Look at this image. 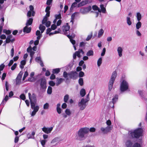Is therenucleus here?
<instances>
[{
  "instance_id": "nucleus-20",
  "label": "nucleus",
  "mask_w": 147,
  "mask_h": 147,
  "mask_svg": "<svg viewBox=\"0 0 147 147\" xmlns=\"http://www.w3.org/2000/svg\"><path fill=\"white\" fill-rule=\"evenodd\" d=\"M104 33V31L102 29H100L98 31V37L100 38L101 37L103 34Z\"/></svg>"
},
{
  "instance_id": "nucleus-39",
  "label": "nucleus",
  "mask_w": 147,
  "mask_h": 147,
  "mask_svg": "<svg viewBox=\"0 0 147 147\" xmlns=\"http://www.w3.org/2000/svg\"><path fill=\"white\" fill-rule=\"evenodd\" d=\"M59 138H55L52 140L51 142V143L52 144H54L56 142H59Z\"/></svg>"
},
{
  "instance_id": "nucleus-36",
  "label": "nucleus",
  "mask_w": 147,
  "mask_h": 147,
  "mask_svg": "<svg viewBox=\"0 0 147 147\" xmlns=\"http://www.w3.org/2000/svg\"><path fill=\"white\" fill-rule=\"evenodd\" d=\"M67 36L68 37V38L70 39V40L71 42L72 43L73 45H74L75 43V41L74 40L71 39V36L67 35Z\"/></svg>"
},
{
  "instance_id": "nucleus-46",
  "label": "nucleus",
  "mask_w": 147,
  "mask_h": 147,
  "mask_svg": "<svg viewBox=\"0 0 147 147\" xmlns=\"http://www.w3.org/2000/svg\"><path fill=\"white\" fill-rule=\"evenodd\" d=\"M49 104L47 103H46L43 106V109H47L49 108Z\"/></svg>"
},
{
  "instance_id": "nucleus-31",
  "label": "nucleus",
  "mask_w": 147,
  "mask_h": 147,
  "mask_svg": "<svg viewBox=\"0 0 147 147\" xmlns=\"http://www.w3.org/2000/svg\"><path fill=\"white\" fill-rule=\"evenodd\" d=\"M142 23L140 21L138 22L136 24V29H139L141 27Z\"/></svg>"
},
{
  "instance_id": "nucleus-49",
  "label": "nucleus",
  "mask_w": 147,
  "mask_h": 147,
  "mask_svg": "<svg viewBox=\"0 0 147 147\" xmlns=\"http://www.w3.org/2000/svg\"><path fill=\"white\" fill-rule=\"evenodd\" d=\"M5 87L6 91H8L9 90V84L7 81L5 82Z\"/></svg>"
},
{
  "instance_id": "nucleus-24",
  "label": "nucleus",
  "mask_w": 147,
  "mask_h": 147,
  "mask_svg": "<svg viewBox=\"0 0 147 147\" xmlns=\"http://www.w3.org/2000/svg\"><path fill=\"white\" fill-rule=\"evenodd\" d=\"M80 94L82 97L84 96L86 94V90L85 89L82 88L80 92Z\"/></svg>"
},
{
  "instance_id": "nucleus-32",
  "label": "nucleus",
  "mask_w": 147,
  "mask_h": 147,
  "mask_svg": "<svg viewBox=\"0 0 147 147\" xmlns=\"http://www.w3.org/2000/svg\"><path fill=\"white\" fill-rule=\"evenodd\" d=\"M114 82L109 81V91H111L112 89L113 85V84Z\"/></svg>"
},
{
  "instance_id": "nucleus-57",
  "label": "nucleus",
  "mask_w": 147,
  "mask_h": 147,
  "mask_svg": "<svg viewBox=\"0 0 147 147\" xmlns=\"http://www.w3.org/2000/svg\"><path fill=\"white\" fill-rule=\"evenodd\" d=\"M84 73L82 71H80L79 73V76L80 77H82L84 76Z\"/></svg>"
},
{
  "instance_id": "nucleus-15",
  "label": "nucleus",
  "mask_w": 147,
  "mask_h": 147,
  "mask_svg": "<svg viewBox=\"0 0 147 147\" xmlns=\"http://www.w3.org/2000/svg\"><path fill=\"white\" fill-rule=\"evenodd\" d=\"M118 96L117 95H115L114 97L112 99V102H110V105L111 104H113V107H114L113 105L115 103L116 101H117L118 100Z\"/></svg>"
},
{
  "instance_id": "nucleus-6",
  "label": "nucleus",
  "mask_w": 147,
  "mask_h": 147,
  "mask_svg": "<svg viewBox=\"0 0 147 147\" xmlns=\"http://www.w3.org/2000/svg\"><path fill=\"white\" fill-rule=\"evenodd\" d=\"M128 88V83L125 80H123L120 86V90L121 92H124Z\"/></svg>"
},
{
  "instance_id": "nucleus-60",
  "label": "nucleus",
  "mask_w": 147,
  "mask_h": 147,
  "mask_svg": "<svg viewBox=\"0 0 147 147\" xmlns=\"http://www.w3.org/2000/svg\"><path fill=\"white\" fill-rule=\"evenodd\" d=\"M96 131V129L94 127H91L89 129V131L91 132H94Z\"/></svg>"
},
{
  "instance_id": "nucleus-41",
  "label": "nucleus",
  "mask_w": 147,
  "mask_h": 147,
  "mask_svg": "<svg viewBox=\"0 0 147 147\" xmlns=\"http://www.w3.org/2000/svg\"><path fill=\"white\" fill-rule=\"evenodd\" d=\"M22 74L23 73L21 72H20L18 74L16 79L21 80Z\"/></svg>"
},
{
  "instance_id": "nucleus-22",
  "label": "nucleus",
  "mask_w": 147,
  "mask_h": 147,
  "mask_svg": "<svg viewBox=\"0 0 147 147\" xmlns=\"http://www.w3.org/2000/svg\"><path fill=\"white\" fill-rule=\"evenodd\" d=\"M46 29L45 27L42 24H40L39 27V29L41 30V33H42Z\"/></svg>"
},
{
  "instance_id": "nucleus-10",
  "label": "nucleus",
  "mask_w": 147,
  "mask_h": 147,
  "mask_svg": "<svg viewBox=\"0 0 147 147\" xmlns=\"http://www.w3.org/2000/svg\"><path fill=\"white\" fill-rule=\"evenodd\" d=\"M111 129V127L110 126H107L105 128L102 127L100 129L101 131L104 134H107L110 131Z\"/></svg>"
},
{
  "instance_id": "nucleus-23",
  "label": "nucleus",
  "mask_w": 147,
  "mask_h": 147,
  "mask_svg": "<svg viewBox=\"0 0 147 147\" xmlns=\"http://www.w3.org/2000/svg\"><path fill=\"white\" fill-rule=\"evenodd\" d=\"M79 13L78 12H75L74 13H73L71 16V22H72V24H73L74 21V19L75 18V17L76 16V14H78Z\"/></svg>"
},
{
  "instance_id": "nucleus-25",
  "label": "nucleus",
  "mask_w": 147,
  "mask_h": 147,
  "mask_svg": "<svg viewBox=\"0 0 147 147\" xmlns=\"http://www.w3.org/2000/svg\"><path fill=\"white\" fill-rule=\"evenodd\" d=\"M9 99L7 95H6L5 96L4 98L1 103V104L4 105L6 101L8 100Z\"/></svg>"
},
{
  "instance_id": "nucleus-48",
  "label": "nucleus",
  "mask_w": 147,
  "mask_h": 147,
  "mask_svg": "<svg viewBox=\"0 0 147 147\" xmlns=\"http://www.w3.org/2000/svg\"><path fill=\"white\" fill-rule=\"evenodd\" d=\"M55 17L56 19H60L61 18V14L59 13V14H56L55 15Z\"/></svg>"
},
{
  "instance_id": "nucleus-58",
  "label": "nucleus",
  "mask_w": 147,
  "mask_h": 147,
  "mask_svg": "<svg viewBox=\"0 0 147 147\" xmlns=\"http://www.w3.org/2000/svg\"><path fill=\"white\" fill-rule=\"evenodd\" d=\"M45 24V25L47 27H48L50 26L51 24V22L49 21H48L46 22Z\"/></svg>"
},
{
  "instance_id": "nucleus-43",
  "label": "nucleus",
  "mask_w": 147,
  "mask_h": 147,
  "mask_svg": "<svg viewBox=\"0 0 147 147\" xmlns=\"http://www.w3.org/2000/svg\"><path fill=\"white\" fill-rule=\"evenodd\" d=\"M139 29H136L135 30L136 33V35L139 37H140L141 36V34L140 32L139 31Z\"/></svg>"
},
{
  "instance_id": "nucleus-45",
  "label": "nucleus",
  "mask_w": 147,
  "mask_h": 147,
  "mask_svg": "<svg viewBox=\"0 0 147 147\" xmlns=\"http://www.w3.org/2000/svg\"><path fill=\"white\" fill-rule=\"evenodd\" d=\"M69 98V96L67 94L64 97V101L65 102H67L68 99Z\"/></svg>"
},
{
  "instance_id": "nucleus-51",
  "label": "nucleus",
  "mask_w": 147,
  "mask_h": 147,
  "mask_svg": "<svg viewBox=\"0 0 147 147\" xmlns=\"http://www.w3.org/2000/svg\"><path fill=\"white\" fill-rule=\"evenodd\" d=\"M48 20L47 17L45 16V17L44 18L42 22V24H45V23Z\"/></svg>"
},
{
  "instance_id": "nucleus-21",
  "label": "nucleus",
  "mask_w": 147,
  "mask_h": 147,
  "mask_svg": "<svg viewBox=\"0 0 147 147\" xmlns=\"http://www.w3.org/2000/svg\"><path fill=\"white\" fill-rule=\"evenodd\" d=\"M26 61L25 60L22 61L20 62V67L21 69H23L24 68V66L26 64Z\"/></svg>"
},
{
  "instance_id": "nucleus-61",
  "label": "nucleus",
  "mask_w": 147,
  "mask_h": 147,
  "mask_svg": "<svg viewBox=\"0 0 147 147\" xmlns=\"http://www.w3.org/2000/svg\"><path fill=\"white\" fill-rule=\"evenodd\" d=\"M41 60V58L40 57H37L35 59V61L37 62H39Z\"/></svg>"
},
{
  "instance_id": "nucleus-28",
  "label": "nucleus",
  "mask_w": 147,
  "mask_h": 147,
  "mask_svg": "<svg viewBox=\"0 0 147 147\" xmlns=\"http://www.w3.org/2000/svg\"><path fill=\"white\" fill-rule=\"evenodd\" d=\"M104 5L103 4H101L100 5V7L101 8V11L102 13H105L106 12V10L105 8L104 7Z\"/></svg>"
},
{
  "instance_id": "nucleus-9",
  "label": "nucleus",
  "mask_w": 147,
  "mask_h": 147,
  "mask_svg": "<svg viewBox=\"0 0 147 147\" xmlns=\"http://www.w3.org/2000/svg\"><path fill=\"white\" fill-rule=\"evenodd\" d=\"M29 8L30 10H29L27 13V16L28 17H30L31 16H34L35 12L34 11V8L33 6L32 5H30L29 6Z\"/></svg>"
},
{
  "instance_id": "nucleus-17",
  "label": "nucleus",
  "mask_w": 147,
  "mask_h": 147,
  "mask_svg": "<svg viewBox=\"0 0 147 147\" xmlns=\"http://www.w3.org/2000/svg\"><path fill=\"white\" fill-rule=\"evenodd\" d=\"M117 51L119 57L122 56V53L123 51V49L121 47H119L117 49Z\"/></svg>"
},
{
  "instance_id": "nucleus-59",
  "label": "nucleus",
  "mask_w": 147,
  "mask_h": 147,
  "mask_svg": "<svg viewBox=\"0 0 147 147\" xmlns=\"http://www.w3.org/2000/svg\"><path fill=\"white\" fill-rule=\"evenodd\" d=\"M49 85L52 86H54L55 85V83L53 81H51L49 82Z\"/></svg>"
},
{
  "instance_id": "nucleus-19",
  "label": "nucleus",
  "mask_w": 147,
  "mask_h": 147,
  "mask_svg": "<svg viewBox=\"0 0 147 147\" xmlns=\"http://www.w3.org/2000/svg\"><path fill=\"white\" fill-rule=\"evenodd\" d=\"M57 82L56 83V85L57 86H58L59 84H60L63 81L64 79L62 78H57Z\"/></svg>"
},
{
  "instance_id": "nucleus-35",
  "label": "nucleus",
  "mask_w": 147,
  "mask_h": 147,
  "mask_svg": "<svg viewBox=\"0 0 147 147\" xmlns=\"http://www.w3.org/2000/svg\"><path fill=\"white\" fill-rule=\"evenodd\" d=\"M47 142V140H40V143L42 147H45V146Z\"/></svg>"
},
{
  "instance_id": "nucleus-54",
  "label": "nucleus",
  "mask_w": 147,
  "mask_h": 147,
  "mask_svg": "<svg viewBox=\"0 0 147 147\" xmlns=\"http://www.w3.org/2000/svg\"><path fill=\"white\" fill-rule=\"evenodd\" d=\"M17 66V64L16 63H15L14 64L11 66V70H14L16 68Z\"/></svg>"
},
{
  "instance_id": "nucleus-1",
  "label": "nucleus",
  "mask_w": 147,
  "mask_h": 147,
  "mask_svg": "<svg viewBox=\"0 0 147 147\" xmlns=\"http://www.w3.org/2000/svg\"><path fill=\"white\" fill-rule=\"evenodd\" d=\"M28 95L29 98L30 102L31 108L33 110V111L31 112L30 114L33 117L38 111L39 109V107L37 105L36 106L35 104L36 101V94L34 93H33L31 95L30 93H29Z\"/></svg>"
},
{
  "instance_id": "nucleus-7",
  "label": "nucleus",
  "mask_w": 147,
  "mask_h": 147,
  "mask_svg": "<svg viewBox=\"0 0 147 147\" xmlns=\"http://www.w3.org/2000/svg\"><path fill=\"white\" fill-rule=\"evenodd\" d=\"M92 9L91 6H89L86 7H82L80 9V12L83 14H87Z\"/></svg>"
},
{
  "instance_id": "nucleus-8",
  "label": "nucleus",
  "mask_w": 147,
  "mask_h": 147,
  "mask_svg": "<svg viewBox=\"0 0 147 147\" xmlns=\"http://www.w3.org/2000/svg\"><path fill=\"white\" fill-rule=\"evenodd\" d=\"M86 102H87L84 98H82L80 102L78 103V105L80 110H83L86 108Z\"/></svg>"
},
{
  "instance_id": "nucleus-64",
  "label": "nucleus",
  "mask_w": 147,
  "mask_h": 147,
  "mask_svg": "<svg viewBox=\"0 0 147 147\" xmlns=\"http://www.w3.org/2000/svg\"><path fill=\"white\" fill-rule=\"evenodd\" d=\"M21 82V80L16 79V84L17 85H20Z\"/></svg>"
},
{
  "instance_id": "nucleus-27",
  "label": "nucleus",
  "mask_w": 147,
  "mask_h": 147,
  "mask_svg": "<svg viewBox=\"0 0 147 147\" xmlns=\"http://www.w3.org/2000/svg\"><path fill=\"white\" fill-rule=\"evenodd\" d=\"M36 78L34 77L30 76L28 79V81L30 82H34L36 80Z\"/></svg>"
},
{
  "instance_id": "nucleus-26",
  "label": "nucleus",
  "mask_w": 147,
  "mask_h": 147,
  "mask_svg": "<svg viewBox=\"0 0 147 147\" xmlns=\"http://www.w3.org/2000/svg\"><path fill=\"white\" fill-rule=\"evenodd\" d=\"M126 21L128 25L130 26L131 25L132 23L131 21V19L129 17H126Z\"/></svg>"
},
{
  "instance_id": "nucleus-13",
  "label": "nucleus",
  "mask_w": 147,
  "mask_h": 147,
  "mask_svg": "<svg viewBox=\"0 0 147 147\" xmlns=\"http://www.w3.org/2000/svg\"><path fill=\"white\" fill-rule=\"evenodd\" d=\"M70 27L67 24L66 25L63 26L62 27V29L64 34L66 35L67 33V32L69 31Z\"/></svg>"
},
{
  "instance_id": "nucleus-3",
  "label": "nucleus",
  "mask_w": 147,
  "mask_h": 147,
  "mask_svg": "<svg viewBox=\"0 0 147 147\" xmlns=\"http://www.w3.org/2000/svg\"><path fill=\"white\" fill-rule=\"evenodd\" d=\"M142 129L141 128H139L133 131L130 132V134L132 137L137 138L142 136Z\"/></svg>"
},
{
  "instance_id": "nucleus-30",
  "label": "nucleus",
  "mask_w": 147,
  "mask_h": 147,
  "mask_svg": "<svg viewBox=\"0 0 147 147\" xmlns=\"http://www.w3.org/2000/svg\"><path fill=\"white\" fill-rule=\"evenodd\" d=\"M94 55V52L92 50H89L86 53V55L88 56H93Z\"/></svg>"
},
{
  "instance_id": "nucleus-37",
  "label": "nucleus",
  "mask_w": 147,
  "mask_h": 147,
  "mask_svg": "<svg viewBox=\"0 0 147 147\" xmlns=\"http://www.w3.org/2000/svg\"><path fill=\"white\" fill-rule=\"evenodd\" d=\"M102 63V58L101 57L97 61V65L98 67H99L101 65Z\"/></svg>"
},
{
  "instance_id": "nucleus-14",
  "label": "nucleus",
  "mask_w": 147,
  "mask_h": 147,
  "mask_svg": "<svg viewBox=\"0 0 147 147\" xmlns=\"http://www.w3.org/2000/svg\"><path fill=\"white\" fill-rule=\"evenodd\" d=\"M117 76V72L116 71L113 72L111 77L110 81L114 82L115 78Z\"/></svg>"
},
{
  "instance_id": "nucleus-63",
  "label": "nucleus",
  "mask_w": 147,
  "mask_h": 147,
  "mask_svg": "<svg viewBox=\"0 0 147 147\" xmlns=\"http://www.w3.org/2000/svg\"><path fill=\"white\" fill-rule=\"evenodd\" d=\"M19 140V137L16 136L15 137L14 139V142L15 143H17L18 142Z\"/></svg>"
},
{
  "instance_id": "nucleus-11",
  "label": "nucleus",
  "mask_w": 147,
  "mask_h": 147,
  "mask_svg": "<svg viewBox=\"0 0 147 147\" xmlns=\"http://www.w3.org/2000/svg\"><path fill=\"white\" fill-rule=\"evenodd\" d=\"M53 129V127H50L49 128L44 127L42 128V131L47 134L50 133Z\"/></svg>"
},
{
  "instance_id": "nucleus-62",
  "label": "nucleus",
  "mask_w": 147,
  "mask_h": 147,
  "mask_svg": "<svg viewBox=\"0 0 147 147\" xmlns=\"http://www.w3.org/2000/svg\"><path fill=\"white\" fill-rule=\"evenodd\" d=\"M132 147H141V146L139 144L136 143L134 144Z\"/></svg>"
},
{
  "instance_id": "nucleus-38",
  "label": "nucleus",
  "mask_w": 147,
  "mask_h": 147,
  "mask_svg": "<svg viewBox=\"0 0 147 147\" xmlns=\"http://www.w3.org/2000/svg\"><path fill=\"white\" fill-rule=\"evenodd\" d=\"M63 77L65 78L66 79V80H68V74L66 71H64L63 73Z\"/></svg>"
},
{
  "instance_id": "nucleus-56",
  "label": "nucleus",
  "mask_w": 147,
  "mask_h": 147,
  "mask_svg": "<svg viewBox=\"0 0 147 147\" xmlns=\"http://www.w3.org/2000/svg\"><path fill=\"white\" fill-rule=\"evenodd\" d=\"M51 29L54 30L57 28V26L55 24H52L51 27Z\"/></svg>"
},
{
  "instance_id": "nucleus-55",
  "label": "nucleus",
  "mask_w": 147,
  "mask_h": 147,
  "mask_svg": "<svg viewBox=\"0 0 147 147\" xmlns=\"http://www.w3.org/2000/svg\"><path fill=\"white\" fill-rule=\"evenodd\" d=\"M106 52V49L105 48H103L102 53L101 54V56H103L105 55Z\"/></svg>"
},
{
  "instance_id": "nucleus-53",
  "label": "nucleus",
  "mask_w": 147,
  "mask_h": 147,
  "mask_svg": "<svg viewBox=\"0 0 147 147\" xmlns=\"http://www.w3.org/2000/svg\"><path fill=\"white\" fill-rule=\"evenodd\" d=\"M20 98L22 100H24L26 99V96L24 94H22L20 96Z\"/></svg>"
},
{
  "instance_id": "nucleus-12",
  "label": "nucleus",
  "mask_w": 147,
  "mask_h": 147,
  "mask_svg": "<svg viewBox=\"0 0 147 147\" xmlns=\"http://www.w3.org/2000/svg\"><path fill=\"white\" fill-rule=\"evenodd\" d=\"M69 78L75 79L77 76V74L76 71H72L68 73Z\"/></svg>"
},
{
  "instance_id": "nucleus-5",
  "label": "nucleus",
  "mask_w": 147,
  "mask_h": 147,
  "mask_svg": "<svg viewBox=\"0 0 147 147\" xmlns=\"http://www.w3.org/2000/svg\"><path fill=\"white\" fill-rule=\"evenodd\" d=\"M33 21V19L32 18H29L27 20L26 26L23 29V31L24 32L28 33L30 32L31 29V28L30 27L28 28V26L32 24Z\"/></svg>"
},
{
  "instance_id": "nucleus-52",
  "label": "nucleus",
  "mask_w": 147,
  "mask_h": 147,
  "mask_svg": "<svg viewBox=\"0 0 147 147\" xmlns=\"http://www.w3.org/2000/svg\"><path fill=\"white\" fill-rule=\"evenodd\" d=\"M92 33H91L90 34L88 35L86 39V41H88L89 40L92 38Z\"/></svg>"
},
{
  "instance_id": "nucleus-33",
  "label": "nucleus",
  "mask_w": 147,
  "mask_h": 147,
  "mask_svg": "<svg viewBox=\"0 0 147 147\" xmlns=\"http://www.w3.org/2000/svg\"><path fill=\"white\" fill-rule=\"evenodd\" d=\"M92 8L93 10H98V11L99 12H101V10L100 9L98 8V7L96 5H93L92 7Z\"/></svg>"
},
{
  "instance_id": "nucleus-44",
  "label": "nucleus",
  "mask_w": 147,
  "mask_h": 147,
  "mask_svg": "<svg viewBox=\"0 0 147 147\" xmlns=\"http://www.w3.org/2000/svg\"><path fill=\"white\" fill-rule=\"evenodd\" d=\"M5 67V65L3 63L2 64L0 65V75L1 73V71L3 70Z\"/></svg>"
},
{
  "instance_id": "nucleus-4",
  "label": "nucleus",
  "mask_w": 147,
  "mask_h": 147,
  "mask_svg": "<svg viewBox=\"0 0 147 147\" xmlns=\"http://www.w3.org/2000/svg\"><path fill=\"white\" fill-rule=\"evenodd\" d=\"M40 84V90L43 92H45L47 88V82L46 80L43 78L40 79L38 81Z\"/></svg>"
},
{
  "instance_id": "nucleus-18",
  "label": "nucleus",
  "mask_w": 147,
  "mask_h": 147,
  "mask_svg": "<svg viewBox=\"0 0 147 147\" xmlns=\"http://www.w3.org/2000/svg\"><path fill=\"white\" fill-rule=\"evenodd\" d=\"M132 144V142L129 140H127L125 142V145L126 147H131Z\"/></svg>"
},
{
  "instance_id": "nucleus-47",
  "label": "nucleus",
  "mask_w": 147,
  "mask_h": 147,
  "mask_svg": "<svg viewBox=\"0 0 147 147\" xmlns=\"http://www.w3.org/2000/svg\"><path fill=\"white\" fill-rule=\"evenodd\" d=\"M3 32L7 34H9L11 33V32L9 30H6L4 29L3 30Z\"/></svg>"
},
{
  "instance_id": "nucleus-2",
  "label": "nucleus",
  "mask_w": 147,
  "mask_h": 147,
  "mask_svg": "<svg viewBox=\"0 0 147 147\" xmlns=\"http://www.w3.org/2000/svg\"><path fill=\"white\" fill-rule=\"evenodd\" d=\"M89 131V128L85 127L80 128L78 131L76 136L77 140L80 141L85 140L86 137V135Z\"/></svg>"
},
{
  "instance_id": "nucleus-40",
  "label": "nucleus",
  "mask_w": 147,
  "mask_h": 147,
  "mask_svg": "<svg viewBox=\"0 0 147 147\" xmlns=\"http://www.w3.org/2000/svg\"><path fill=\"white\" fill-rule=\"evenodd\" d=\"M78 83L81 86L83 85L84 84L83 80L82 78H80L78 80Z\"/></svg>"
},
{
  "instance_id": "nucleus-16",
  "label": "nucleus",
  "mask_w": 147,
  "mask_h": 147,
  "mask_svg": "<svg viewBox=\"0 0 147 147\" xmlns=\"http://www.w3.org/2000/svg\"><path fill=\"white\" fill-rule=\"evenodd\" d=\"M88 3V1L86 0L84 1H82L78 5V7H80L84 6L85 5L87 4Z\"/></svg>"
},
{
  "instance_id": "nucleus-34",
  "label": "nucleus",
  "mask_w": 147,
  "mask_h": 147,
  "mask_svg": "<svg viewBox=\"0 0 147 147\" xmlns=\"http://www.w3.org/2000/svg\"><path fill=\"white\" fill-rule=\"evenodd\" d=\"M52 92V87L50 86L48 87L47 90V93L48 94H51Z\"/></svg>"
},
{
  "instance_id": "nucleus-29",
  "label": "nucleus",
  "mask_w": 147,
  "mask_h": 147,
  "mask_svg": "<svg viewBox=\"0 0 147 147\" xmlns=\"http://www.w3.org/2000/svg\"><path fill=\"white\" fill-rule=\"evenodd\" d=\"M136 18L138 21H140L142 18V16L139 12L137 13Z\"/></svg>"
},
{
  "instance_id": "nucleus-50",
  "label": "nucleus",
  "mask_w": 147,
  "mask_h": 147,
  "mask_svg": "<svg viewBox=\"0 0 147 147\" xmlns=\"http://www.w3.org/2000/svg\"><path fill=\"white\" fill-rule=\"evenodd\" d=\"M65 113L68 115H69L71 114V111L69 109H66L65 111Z\"/></svg>"
},
{
  "instance_id": "nucleus-42",
  "label": "nucleus",
  "mask_w": 147,
  "mask_h": 147,
  "mask_svg": "<svg viewBox=\"0 0 147 147\" xmlns=\"http://www.w3.org/2000/svg\"><path fill=\"white\" fill-rule=\"evenodd\" d=\"M60 69L59 68H56L53 69V74H57L60 72Z\"/></svg>"
}]
</instances>
